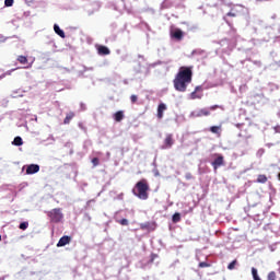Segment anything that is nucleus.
<instances>
[{
    "label": "nucleus",
    "instance_id": "nucleus-1",
    "mask_svg": "<svg viewBox=\"0 0 280 280\" xmlns=\"http://www.w3.org/2000/svg\"><path fill=\"white\" fill-rule=\"evenodd\" d=\"M194 78V66L180 67L175 79L173 80L174 89L179 93L187 91V85L191 84Z\"/></svg>",
    "mask_w": 280,
    "mask_h": 280
},
{
    "label": "nucleus",
    "instance_id": "nucleus-2",
    "mask_svg": "<svg viewBox=\"0 0 280 280\" xmlns=\"http://www.w3.org/2000/svg\"><path fill=\"white\" fill-rule=\"evenodd\" d=\"M150 184H148V179L142 178L135 185L132 189L133 196L139 198L140 200H148L150 198Z\"/></svg>",
    "mask_w": 280,
    "mask_h": 280
},
{
    "label": "nucleus",
    "instance_id": "nucleus-3",
    "mask_svg": "<svg viewBox=\"0 0 280 280\" xmlns=\"http://www.w3.org/2000/svg\"><path fill=\"white\" fill-rule=\"evenodd\" d=\"M48 217L50 218V222H55V224H58L65 218L62 214V209L55 208L48 212Z\"/></svg>",
    "mask_w": 280,
    "mask_h": 280
},
{
    "label": "nucleus",
    "instance_id": "nucleus-4",
    "mask_svg": "<svg viewBox=\"0 0 280 280\" xmlns=\"http://www.w3.org/2000/svg\"><path fill=\"white\" fill-rule=\"evenodd\" d=\"M220 108V105H212L209 108H201L197 110L196 117H209L211 115V110H218Z\"/></svg>",
    "mask_w": 280,
    "mask_h": 280
},
{
    "label": "nucleus",
    "instance_id": "nucleus-5",
    "mask_svg": "<svg viewBox=\"0 0 280 280\" xmlns=\"http://www.w3.org/2000/svg\"><path fill=\"white\" fill-rule=\"evenodd\" d=\"M175 140H174V135L172 133H167L165 136L163 145H162V150H170L172 148V145H174Z\"/></svg>",
    "mask_w": 280,
    "mask_h": 280
},
{
    "label": "nucleus",
    "instance_id": "nucleus-6",
    "mask_svg": "<svg viewBox=\"0 0 280 280\" xmlns=\"http://www.w3.org/2000/svg\"><path fill=\"white\" fill-rule=\"evenodd\" d=\"M217 159L211 163L213 170H218V167H222L224 165V155L222 154H214Z\"/></svg>",
    "mask_w": 280,
    "mask_h": 280
},
{
    "label": "nucleus",
    "instance_id": "nucleus-7",
    "mask_svg": "<svg viewBox=\"0 0 280 280\" xmlns=\"http://www.w3.org/2000/svg\"><path fill=\"white\" fill-rule=\"evenodd\" d=\"M40 172V166L37 164H31L26 168V174H38Z\"/></svg>",
    "mask_w": 280,
    "mask_h": 280
},
{
    "label": "nucleus",
    "instance_id": "nucleus-8",
    "mask_svg": "<svg viewBox=\"0 0 280 280\" xmlns=\"http://www.w3.org/2000/svg\"><path fill=\"white\" fill-rule=\"evenodd\" d=\"M67 244H71V236H62L58 243L57 247L60 248L62 246H67Z\"/></svg>",
    "mask_w": 280,
    "mask_h": 280
},
{
    "label": "nucleus",
    "instance_id": "nucleus-9",
    "mask_svg": "<svg viewBox=\"0 0 280 280\" xmlns=\"http://www.w3.org/2000/svg\"><path fill=\"white\" fill-rule=\"evenodd\" d=\"M140 229H142V231H154V229H156V224L154 222L142 223Z\"/></svg>",
    "mask_w": 280,
    "mask_h": 280
},
{
    "label": "nucleus",
    "instance_id": "nucleus-10",
    "mask_svg": "<svg viewBox=\"0 0 280 280\" xmlns=\"http://www.w3.org/2000/svg\"><path fill=\"white\" fill-rule=\"evenodd\" d=\"M172 38H175L176 40H183V31L180 28L175 30L171 33Z\"/></svg>",
    "mask_w": 280,
    "mask_h": 280
},
{
    "label": "nucleus",
    "instance_id": "nucleus-11",
    "mask_svg": "<svg viewBox=\"0 0 280 280\" xmlns=\"http://www.w3.org/2000/svg\"><path fill=\"white\" fill-rule=\"evenodd\" d=\"M165 110H167V105H165V103H161L158 106V119H161L163 117V113H165Z\"/></svg>",
    "mask_w": 280,
    "mask_h": 280
},
{
    "label": "nucleus",
    "instance_id": "nucleus-12",
    "mask_svg": "<svg viewBox=\"0 0 280 280\" xmlns=\"http://www.w3.org/2000/svg\"><path fill=\"white\" fill-rule=\"evenodd\" d=\"M54 31L60 38H66L65 31H62L58 24L54 25Z\"/></svg>",
    "mask_w": 280,
    "mask_h": 280
},
{
    "label": "nucleus",
    "instance_id": "nucleus-13",
    "mask_svg": "<svg viewBox=\"0 0 280 280\" xmlns=\"http://www.w3.org/2000/svg\"><path fill=\"white\" fill-rule=\"evenodd\" d=\"M73 117H75V113L70 112L66 115V118L63 119V124L65 125H69L71 124V119H73Z\"/></svg>",
    "mask_w": 280,
    "mask_h": 280
},
{
    "label": "nucleus",
    "instance_id": "nucleus-14",
    "mask_svg": "<svg viewBox=\"0 0 280 280\" xmlns=\"http://www.w3.org/2000/svg\"><path fill=\"white\" fill-rule=\"evenodd\" d=\"M124 110H118L114 114L115 121H121L124 119Z\"/></svg>",
    "mask_w": 280,
    "mask_h": 280
},
{
    "label": "nucleus",
    "instance_id": "nucleus-15",
    "mask_svg": "<svg viewBox=\"0 0 280 280\" xmlns=\"http://www.w3.org/2000/svg\"><path fill=\"white\" fill-rule=\"evenodd\" d=\"M256 183L265 185V183H268V176H266L264 174L258 175Z\"/></svg>",
    "mask_w": 280,
    "mask_h": 280
},
{
    "label": "nucleus",
    "instance_id": "nucleus-16",
    "mask_svg": "<svg viewBox=\"0 0 280 280\" xmlns=\"http://www.w3.org/2000/svg\"><path fill=\"white\" fill-rule=\"evenodd\" d=\"M201 90H202V88L196 86L195 91L191 92V94H190L191 100H200V95H198L197 93H198V91H201Z\"/></svg>",
    "mask_w": 280,
    "mask_h": 280
},
{
    "label": "nucleus",
    "instance_id": "nucleus-17",
    "mask_svg": "<svg viewBox=\"0 0 280 280\" xmlns=\"http://www.w3.org/2000/svg\"><path fill=\"white\" fill-rule=\"evenodd\" d=\"M221 130H222L221 126H212V127H210V132H212L213 135H220Z\"/></svg>",
    "mask_w": 280,
    "mask_h": 280
},
{
    "label": "nucleus",
    "instance_id": "nucleus-18",
    "mask_svg": "<svg viewBox=\"0 0 280 280\" xmlns=\"http://www.w3.org/2000/svg\"><path fill=\"white\" fill-rule=\"evenodd\" d=\"M12 143H13V145H18V147L23 145V138L18 136L14 138Z\"/></svg>",
    "mask_w": 280,
    "mask_h": 280
},
{
    "label": "nucleus",
    "instance_id": "nucleus-19",
    "mask_svg": "<svg viewBox=\"0 0 280 280\" xmlns=\"http://www.w3.org/2000/svg\"><path fill=\"white\" fill-rule=\"evenodd\" d=\"M18 62H20V65H27V57L19 56L18 57Z\"/></svg>",
    "mask_w": 280,
    "mask_h": 280
},
{
    "label": "nucleus",
    "instance_id": "nucleus-20",
    "mask_svg": "<svg viewBox=\"0 0 280 280\" xmlns=\"http://www.w3.org/2000/svg\"><path fill=\"white\" fill-rule=\"evenodd\" d=\"M252 275H253L254 280H261V278H259V275L257 273V269L255 267L252 268Z\"/></svg>",
    "mask_w": 280,
    "mask_h": 280
},
{
    "label": "nucleus",
    "instance_id": "nucleus-21",
    "mask_svg": "<svg viewBox=\"0 0 280 280\" xmlns=\"http://www.w3.org/2000/svg\"><path fill=\"white\" fill-rule=\"evenodd\" d=\"M97 51L100 56H106V46H98Z\"/></svg>",
    "mask_w": 280,
    "mask_h": 280
},
{
    "label": "nucleus",
    "instance_id": "nucleus-22",
    "mask_svg": "<svg viewBox=\"0 0 280 280\" xmlns=\"http://www.w3.org/2000/svg\"><path fill=\"white\" fill-rule=\"evenodd\" d=\"M28 226H30V222L25 221L20 223L19 229H21V231H26Z\"/></svg>",
    "mask_w": 280,
    "mask_h": 280
},
{
    "label": "nucleus",
    "instance_id": "nucleus-23",
    "mask_svg": "<svg viewBox=\"0 0 280 280\" xmlns=\"http://www.w3.org/2000/svg\"><path fill=\"white\" fill-rule=\"evenodd\" d=\"M172 220L174 223L180 222V213H174Z\"/></svg>",
    "mask_w": 280,
    "mask_h": 280
},
{
    "label": "nucleus",
    "instance_id": "nucleus-24",
    "mask_svg": "<svg viewBox=\"0 0 280 280\" xmlns=\"http://www.w3.org/2000/svg\"><path fill=\"white\" fill-rule=\"evenodd\" d=\"M267 280H277V272L271 271L267 276Z\"/></svg>",
    "mask_w": 280,
    "mask_h": 280
},
{
    "label": "nucleus",
    "instance_id": "nucleus-25",
    "mask_svg": "<svg viewBox=\"0 0 280 280\" xmlns=\"http://www.w3.org/2000/svg\"><path fill=\"white\" fill-rule=\"evenodd\" d=\"M235 266H237L236 259L229 264L228 270H235Z\"/></svg>",
    "mask_w": 280,
    "mask_h": 280
},
{
    "label": "nucleus",
    "instance_id": "nucleus-26",
    "mask_svg": "<svg viewBox=\"0 0 280 280\" xmlns=\"http://www.w3.org/2000/svg\"><path fill=\"white\" fill-rule=\"evenodd\" d=\"M118 224H120L121 226H128L129 222L128 219H120L117 221Z\"/></svg>",
    "mask_w": 280,
    "mask_h": 280
},
{
    "label": "nucleus",
    "instance_id": "nucleus-27",
    "mask_svg": "<svg viewBox=\"0 0 280 280\" xmlns=\"http://www.w3.org/2000/svg\"><path fill=\"white\" fill-rule=\"evenodd\" d=\"M4 5L5 8H12L14 5V0H5Z\"/></svg>",
    "mask_w": 280,
    "mask_h": 280
},
{
    "label": "nucleus",
    "instance_id": "nucleus-28",
    "mask_svg": "<svg viewBox=\"0 0 280 280\" xmlns=\"http://www.w3.org/2000/svg\"><path fill=\"white\" fill-rule=\"evenodd\" d=\"M130 101H131V104H137V102L139 101V96L133 94V95L130 96Z\"/></svg>",
    "mask_w": 280,
    "mask_h": 280
},
{
    "label": "nucleus",
    "instance_id": "nucleus-29",
    "mask_svg": "<svg viewBox=\"0 0 280 280\" xmlns=\"http://www.w3.org/2000/svg\"><path fill=\"white\" fill-rule=\"evenodd\" d=\"M211 265L209 262L202 261L199 262V268H209Z\"/></svg>",
    "mask_w": 280,
    "mask_h": 280
},
{
    "label": "nucleus",
    "instance_id": "nucleus-30",
    "mask_svg": "<svg viewBox=\"0 0 280 280\" xmlns=\"http://www.w3.org/2000/svg\"><path fill=\"white\" fill-rule=\"evenodd\" d=\"M185 178L186 180H191L194 178V175L191 173H186Z\"/></svg>",
    "mask_w": 280,
    "mask_h": 280
},
{
    "label": "nucleus",
    "instance_id": "nucleus-31",
    "mask_svg": "<svg viewBox=\"0 0 280 280\" xmlns=\"http://www.w3.org/2000/svg\"><path fill=\"white\" fill-rule=\"evenodd\" d=\"M92 163H93V165H100V159L94 158V159L92 160Z\"/></svg>",
    "mask_w": 280,
    "mask_h": 280
},
{
    "label": "nucleus",
    "instance_id": "nucleus-32",
    "mask_svg": "<svg viewBox=\"0 0 280 280\" xmlns=\"http://www.w3.org/2000/svg\"><path fill=\"white\" fill-rule=\"evenodd\" d=\"M158 257H159V255L152 254V255H151V264H153V262H154V259H156Z\"/></svg>",
    "mask_w": 280,
    "mask_h": 280
},
{
    "label": "nucleus",
    "instance_id": "nucleus-33",
    "mask_svg": "<svg viewBox=\"0 0 280 280\" xmlns=\"http://www.w3.org/2000/svg\"><path fill=\"white\" fill-rule=\"evenodd\" d=\"M228 16H237V14L233 13V12H229Z\"/></svg>",
    "mask_w": 280,
    "mask_h": 280
},
{
    "label": "nucleus",
    "instance_id": "nucleus-34",
    "mask_svg": "<svg viewBox=\"0 0 280 280\" xmlns=\"http://www.w3.org/2000/svg\"><path fill=\"white\" fill-rule=\"evenodd\" d=\"M108 54H110V50L106 48V55L108 56Z\"/></svg>",
    "mask_w": 280,
    "mask_h": 280
},
{
    "label": "nucleus",
    "instance_id": "nucleus-35",
    "mask_svg": "<svg viewBox=\"0 0 280 280\" xmlns=\"http://www.w3.org/2000/svg\"><path fill=\"white\" fill-rule=\"evenodd\" d=\"M30 67H32V66H26V67H24V69H30Z\"/></svg>",
    "mask_w": 280,
    "mask_h": 280
},
{
    "label": "nucleus",
    "instance_id": "nucleus-36",
    "mask_svg": "<svg viewBox=\"0 0 280 280\" xmlns=\"http://www.w3.org/2000/svg\"><path fill=\"white\" fill-rule=\"evenodd\" d=\"M240 126H242V125H240V124H238V125H236V128H240Z\"/></svg>",
    "mask_w": 280,
    "mask_h": 280
},
{
    "label": "nucleus",
    "instance_id": "nucleus-37",
    "mask_svg": "<svg viewBox=\"0 0 280 280\" xmlns=\"http://www.w3.org/2000/svg\"><path fill=\"white\" fill-rule=\"evenodd\" d=\"M0 242H1V235H0Z\"/></svg>",
    "mask_w": 280,
    "mask_h": 280
}]
</instances>
